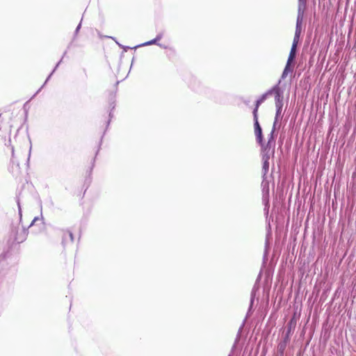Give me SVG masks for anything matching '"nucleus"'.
Returning <instances> with one entry per match:
<instances>
[{"mask_svg": "<svg viewBox=\"0 0 356 356\" xmlns=\"http://www.w3.org/2000/svg\"><path fill=\"white\" fill-rule=\"evenodd\" d=\"M300 35V24L299 23V21L298 20L292 47H291V51L289 53V61H293L296 57V48H297L298 41H299Z\"/></svg>", "mask_w": 356, "mask_h": 356, "instance_id": "f257e3e1", "label": "nucleus"}, {"mask_svg": "<svg viewBox=\"0 0 356 356\" xmlns=\"http://www.w3.org/2000/svg\"><path fill=\"white\" fill-rule=\"evenodd\" d=\"M13 233L14 235V240L17 243H21L24 242L27 236L28 232L23 227H17L13 229Z\"/></svg>", "mask_w": 356, "mask_h": 356, "instance_id": "f03ea898", "label": "nucleus"}, {"mask_svg": "<svg viewBox=\"0 0 356 356\" xmlns=\"http://www.w3.org/2000/svg\"><path fill=\"white\" fill-rule=\"evenodd\" d=\"M273 134V131H272L271 136L266 144H264L263 140L261 141V144H259L261 146L262 151L265 152L264 155L274 154L275 140Z\"/></svg>", "mask_w": 356, "mask_h": 356, "instance_id": "7ed1b4c3", "label": "nucleus"}, {"mask_svg": "<svg viewBox=\"0 0 356 356\" xmlns=\"http://www.w3.org/2000/svg\"><path fill=\"white\" fill-rule=\"evenodd\" d=\"M58 235L61 238L62 244L64 248L72 244L74 241L73 234L70 230L62 229L59 232Z\"/></svg>", "mask_w": 356, "mask_h": 356, "instance_id": "20e7f679", "label": "nucleus"}, {"mask_svg": "<svg viewBox=\"0 0 356 356\" xmlns=\"http://www.w3.org/2000/svg\"><path fill=\"white\" fill-rule=\"evenodd\" d=\"M277 90V88H274L271 89V90H268L266 93L263 94L259 97V99L256 102L255 108H254V109L253 111V115H256V114H257L259 106L266 99L268 96L272 95L273 93L275 94V91Z\"/></svg>", "mask_w": 356, "mask_h": 356, "instance_id": "39448f33", "label": "nucleus"}, {"mask_svg": "<svg viewBox=\"0 0 356 356\" xmlns=\"http://www.w3.org/2000/svg\"><path fill=\"white\" fill-rule=\"evenodd\" d=\"M254 134L256 136V138H257V142L259 144H261V141L263 139L262 130H261V128L259 121H258V115L257 114H256V115H254Z\"/></svg>", "mask_w": 356, "mask_h": 356, "instance_id": "423d86ee", "label": "nucleus"}, {"mask_svg": "<svg viewBox=\"0 0 356 356\" xmlns=\"http://www.w3.org/2000/svg\"><path fill=\"white\" fill-rule=\"evenodd\" d=\"M275 100H276V106L277 108V115H279L281 113L282 108V102L280 97V89L277 88V90L275 91Z\"/></svg>", "mask_w": 356, "mask_h": 356, "instance_id": "0eeeda50", "label": "nucleus"}, {"mask_svg": "<svg viewBox=\"0 0 356 356\" xmlns=\"http://www.w3.org/2000/svg\"><path fill=\"white\" fill-rule=\"evenodd\" d=\"M269 158H270V155H264L263 156V161H264L263 168H264L265 172H266L269 168V162H268Z\"/></svg>", "mask_w": 356, "mask_h": 356, "instance_id": "6e6552de", "label": "nucleus"}, {"mask_svg": "<svg viewBox=\"0 0 356 356\" xmlns=\"http://www.w3.org/2000/svg\"><path fill=\"white\" fill-rule=\"evenodd\" d=\"M293 61H289V57L288 58V60H287V63H286V65L285 66V68L284 70V72H283V74H282V77H285L289 72H291L292 71V69H291V63H292Z\"/></svg>", "mask_w": 356, "mask_h": 356, "instance_id": "1a4fd4ad", "label": "nucleus"}, {"mask_svg": "<svg viewBox=\"0 0 356 356\" xmlns=\"http://www.w3.org/2000/svg\"><path fill=\"white\" fill-rule=\"evenodd\" d=\"M161 36H157L156 38H155L154 40L149 41V42H146L145 44H148V45L153 44L156 42V41L161 40Z\"/></svg>", "mask_w": 356, "mask_h": 356, "instance_id": "9d476101", "label": "nucleus"}, {"mask_svg": "<svg viewBox=\"0 0 356 356\" xmlns=\"http://www.w3.org/2000/svg\"><path fill=\"white\" fill-rule=\"evenodd\" d=\"M90 184V178L86 179V181H85V184H84V186H86V188L84 190V193L86 192V189L89 186Z\"/></svg>", "mask_w": 356, "mask_h": 356, "instance_id": "9b49d317", "label": "nucleus"}, {"mask_svg": "<svg viewBox=\"0 0 356 356\" xmlns=\"http://www.w3.org/2000/svg\"><path fill=\"white\" fill-rule=\"evenodd\" d=\"M300 6H305L307 2V0H298Z\"/></svg>", "mask_w": 356, "mask_h": 356, "instance_id": "f8f14e48", "label": "nucleus"}]
</instances>
